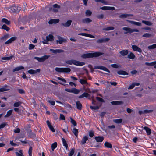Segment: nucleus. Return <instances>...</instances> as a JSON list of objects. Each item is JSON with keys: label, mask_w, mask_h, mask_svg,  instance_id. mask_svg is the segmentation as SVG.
I'll list each match as a JSON object with an SVG mask.
<instances>
[{"label": "nucleus", "mask_w": 156, "mask_h": 156, "mask_svg": "<svg viewBox=\"0 0 156 156\" xmlns=\"http://www.w3.org/2000/svg\"><path fill=\"white\" fill-rule=\"evenodd\" d=\"M103 54H104V53L102 52H94L83 54L81 55V57L83 58L97 57Z\"/></svg>", "instance_id": "1"}, {"label": "nucleus", "mask_w": 156, "mask_h": 156, "mask_svg": "<svg viewBox=\"0 0 156 156\" xmlns=\"http://www.w3.org/2000/svg\"><path fill=\"white\" fill-rule=\"evenodd\" d=\"M65 62L69 65L73 64L79 66H82L85 64V63L83 62H80L74 59L66 60Z\"/></svg>", "instance_id": "2"}, {"label": "nucleus", "mask_w": 156, "mask_h": 156, "mask_svg": "<svg viewBox=\"0 0 156 156\" xmlns=\"http://www.w3.org/2000/svg\"><path fill=\"white\" fill-rule=\"evenodd\" d=\"M8 10L11 13L19 12L21 9L20 7L12 5V6L8 8Z\"/></svg>", "instance_id": "3"}, {"label": "nucleus", "mask_w": 156, "mask_h": 156, "mask_svg": "<svg viewBox=\"0 0 156 156\" xmlns=\"http://www.w3.org/2000/svg\"><path fill=\"white\" fill-rule=\"evenodd\" d=\"M122 29L126 31L124 32L125 34H131L134 32H138L139 31V30L137 29H132L129 27H124L122 28Z\"/></svg>", "instance_id": "4"}, {"label": "nucleus", "mask_w": 156, "mask_h": 156, "mask_svg": "<svg viewBox=\"0 0 156 156\" xmlns=\"http://www.w3.org/2000/svg\"><path fill=\"white\" fill-rule=\"evenodd\" d=\"M54 37L51 34H49L48 36H47L46 37V39H44V41H43V43L44 44H48V42L50 41H51L53 40Z\"/></svg>", "instance_id": "5"}, {"label": "nucleus", "mask_w": 156, "mask_h": 156, "mask_svg": "<svg viewBox=\"0 0 156 156\" xmlns=\"http://www.w3.org/2000/svg\"><path fill=\"white\" fill-rule=\"evenodd\" d=\"M57 37L58 39L56 41V42L57 43H59V44H62L63 42H65L66 41V39L62 38L60 36H58Z\"/></svg>", "instance_id": "6"}, {"label": "nucleus", "mask_w": 156, "mask_h": 156, "mask_svg": "<svg viewBox=\"0 0 156 156\" xmlns=\"http://www.w3.org/2000/svg\"><path fill=\"white\" fill-rule=\"evenodd\" d=\"M95 68L97 69L102 70L109 73H110V71L107 68L102 66H96Z\"/></svg>", "instance_id": "7"}, {"label": "nucleus", "mask_w": 156, "mask_h": 156, "mask_svg": "<svg viewBox=\"0 0 156 156\" xmlns=\"http://www.w3.org/2000/svg\"><path fill=\"white\" fill-rule=\"evenodd\" d=\"M132 48L135 51H137L140 53L142 51L141 49L136 45H132Z\"/></svg>", "instance_id": "8"}, {"label": "nucleus", "mask_w": 156, "mask_h": 156, "mask_svg": "<svg viewBox=\"0 0 156 156\" xmlns=\"http://www.w3.org/2000/svg\"><path fill=\"white\" fill-rule=\"evenodd\" d=\"M40 72V69H37L36 70L30 69L28 71V72L30 74H33L36 73H39Z\"/></svg>", "instance_id": "9"}, {"label": "nucleus", "mask_w": 156, "mask_h": 156, "mask_svg": "<svg viewBox=\"0 0 156 156\" xmlns=\"http://www.w3.org/2000/svg\"><path fill=\"white\" fill-rule=\"evenodd\" d=\"M17 38L16 37H14L11 38L10 39L7 40L6 42H5V44H9L11 43L13 41L15 40Z\"/></svg>", "instance_id": "10"}, {"label": "nucleus", "mask_w": 156, "mask_h": 156, "mask_svg": "<svg viewBox=\"0 0 156 156\" xmlns=\"http://www.w3.org/2000/svg\"><path fill=\"white\" fill-rule=\"evenodd\" d=\"M88 136H85L83 137L80 143L82 145H83L85 144L87 140H88Z\"/></svg>", "instance_id": "11"}, {"label": "nucleus", "mask_w": 156, "mask_h": 156, "mask_svg": "<svg viewBox=\"0 0 156 156\" xmlns=\"http://www.w3.org/2000/svg\"><path fill=\"white\" fill-rule=\"evenodd\" d=\"M133 15L132 14H122L119 16V17L120 18L124 19L127 17H129L130 16H133Z\"/></svg>", "instance_id": "12"}, {"label": "nucleus", "mask_w": 156, "mask_h": 156, "mask_svg": "<svg viewBox=\"0 0 156 156\" xmlns=\"http://www.w3.org/2000/svg\"><path fill=\"white\" fill-rule=\"evenodd\" d=\"M94 139L97 142H102L104 140V137L101 136H96Z\"/></svg>", "instance_id": "13"}, {"label": "nucleus", "mask_w": 156, "mask_h": 156, "mask_svg": "<svg viewBox=\"0 0 156 156\" xmlns=\"http://www.w3.org/2000/svg\"><path fill=\"white\" fill-rule=\"evenodd\" d=\"M46 123L47 124V125L50 129L51 131L52 132H55V130L53 127L52 126V125H51L50 123V122L48 120H47L46 121Z\"/></svg>", "instance_id": "14"}, {"label": "nucleus", "mask_w": 156, "mask_h": 156, "mask_svg": "<svg viewBox=\"0 0 156 156\" xmlns=\"http://www.w3.org/2000/svg\"><path fill=\"white\" fill-rule=\"evenodd\" d=\"M109 40V39L108 38H101L98 39L97 41V42L98 43H101L103 42L108 41Z\"/></svg>", "instance_id": "15"}, {"label": "nucleus", "mask_w": 156, "mask_h": 156, "mask_svg": "<svg viewBox=\"0 0 156 156\" xmlns=\"http://www.w3.org/2000/svg\"><path fill=\"white\" fill-rule=\"evenodd\" d=\"M72 21L71 20H69L65 23H62V25L65 27H69Z\"/></svg>", "instance_id": "16"}, {"label": "nucleus", "mask_w": 156, "mask_h": 156, "mask_svg": "<svg viewBox=\"0 0 156 156\" xmlns=\"http://www.w3.org/2000/svg\"><path fill=\"white\" fill-rule=\"evenodd\" d=\"M50 55H45L40 57V62H43L45 61L46 59H48Z\"/></svg>", "instance_id": "17"}, {"label": "nucleus", "mask_w": 156, "mask_h": 156, "mask_svg": "<svg viewBox=\"0 0 156 156\" xmlns=\"http://www.w3.org/2000/svg\"><path fill=\"white\" fill-rule=\"evenodd\" d=\"M112 105H119L123 104V102L122 101H114L111 102Z\"/></svg>", "instance_id": "18"}, {"label": "nucleus", "mask_w": 156, "mask_h": 156, "mask_svg": "<svg viewBox=\"0 0 156 156\" xmlns=\"http://www.w3.org/2000/svg\"><path fill=\"white\" fill-rule=\"evenodd\" d=\"M59 20L57 19H51L48 22L49 24H51L53 23H57L59 22Z\"/></svg>", "instance_id": "19"}, {"label": "nucleus", "mask_w": 156, "mask_h": 156, "mask_svg": "<svg viewBox=\"0 0 156 156\" xmlns=\"http://www.w3.org/2000/svg\"><path fill=\"white\" fill-rule=\"evenodd\" d=\"M129 51L128 50H122L119 52V53L122 56H124L128 53Z\"/></svg>", "instance_id": "20"}, {"label": "nucleus", "mask_w": 156, "mask_h": 156, "mask_svg": "<svg viewBox=\"0 0 156 156\" xmlns=\"http://www.w3.org/2000/svg\"><path fill=\"white\" fill-rule=\"evenodd\" d=\"M76 107L77 108L80 110H81L82 108V105L81 103L79 101H77L76 103Z\"/></svg>", "instance_id": "21"}, {"label": "nucleus", "mask_w": 156, "mask_h": 156, "mask_svg": "<svg viewBox=\"0 0 156 156\" xmlns=\"http://www.w3.org/2000/svg\"><path fill=\"white\" fill-rule=\"evenodd\" d=\"M144 129L146 132L147 134L149 135L151 134V130L148 127L145 126L144 128Z\"/></svg>", "instance_id": "22"}, {"label": "nucleus", "mask_w": 156, "mask_h": 156, "mask_svg": "<svg viewBox=\"0 0 156 156\" xmlns=\"http://www.w3.org/2000/svg\"><path fill=\"white\" fill-rule=\"evenodd\" d=\"M62 140L63 146H65L66 150L68 149V144L65 139L62 138Z\"/></svg>", "instance_id": "23"}, {"label": "nucleus", "mask_w": 156, "mask_h": 156, "mask_svg": "<svg viewBox=\"0 0 156 156\" xmlns=\"http://www.w3.org/2000/svg\"><path fill=\"white\" fill-rule=\"evenodd\" d=\"M8 87L7 85H5L4 87L0 88V92L7 91L10 90L9 89L6 88L5 87Z\"/></svg>", "instance_id": "24"}, {"label": "nucleus", "mask_w": 156, "mask_h": 156, "mask_svg": "<svg viewBox=\"0 0 156 156\" xmlns=\"http://www.w3.org/2000/svg\"><path fill=\"white\" fill-rule=\"evenodd\" d=\"M117 73L119 75H128V73L127 72L122 70L118 71L117 72Z\"/></svg>", "instance_id": "25"}, {"label": "nucleus", "mask_w": 156, "mask_h": 156, "mask_svg": "<svg viewBox=\"0 0 156 156\" xmlns=\"http://www.w3.org/2000/svg\"><path fill=\"white\" fill-rule=\"evenodd\" d=\"M89 96V94L86 92L83 93L82 95L79 96V98H81L84 97H87Z\"/></svg>", "instance_id": "26"}, {"label": "nucleus", "mask_w": 156, "mask_h": 156, "mask_svg": "<svg viewBox=\"0 0 156 156\" xmlns=\"http://www.w3.org/2000/svg\"><path fill=\"white\" fill-rule=\"evenodd\" d=\"M79 82L82 85L88 84L87 80H85L83 79H80L79 80Z\"/></svg>", "instance_id": "27"}, {"label": "nucleus", "mask_w": 156, "mask_h": 156, "mask_svg": "<svg viewBox=\"0 0 156 156\" xmlns=\"http://www.w3.org/2000/svg\"><path fill=\"white\" fill-rule=\"evenodd\" d=\"M72 132L74 133V134L76 136H78V129L76 128H74L72 130Z\"/></svg>", "instance_id": "28"}, {"label": "nucleus", "mask_w": 156, "mask_h": 156, "mask_svg": "<svg viewBox=\"0 0 156 156\" xmlns=\"http://www.w3.org/2000/svg\"><path fill=\"white\" fill-rule=\"evenodd\" d=\"M24 69V67L23 66H20L19 67H17L15 68L13 70V72H14L16 71H18L20 70L23 69Z\"/></svg>", "instance_id": "29"}, {"label": "nucleus", "mask_w": 156, "mask_h": 156, "mask_svg": "<svg viewBox=\"0 0 156 156\" xmlns=\"http://www.w3.org/2000/svg\"><path fill=\"white\" fill-rule=\"evenodd\" d=\"M71 71V69L68 68H62V72L69 73Z\"/></svg>", "instance_id": "30"}, {"label": "nucleus", "mask_w": 156, "mask_h": 156, "mask_svg": "<svg viewBox=\"0 0 156 156\" xmlns=\"http://www.w3.org/2000/svg\"><path fill=\"white\" fill-rule=\"evenodd\" d=\"M135 57V55L132 52L130 53L128 55V58L130 59H133Z\"/></svg>", "instance_id": "31"}, {"label": "nucleus", "mask_w": 156, "mask_h": 156, "mask_svg": "<svg viewBox=\"0 0 156 156\" xmlns=\"http://www.w3.org/2000/svg\"><path fill=\"white\" fill-rule=\"evenodd\" d=\"M57 143L56 142H55L54 143L52 144L51 145V148L52 151L54 150L57 147Z\"/></svg>", "instance_id": "32"}, {"label": "nucleus", "mask_w": 156, "mask_h": 156, "mask_svg": "<svg viewBox=\"0 0 156 156\" xmlns=\"http://www.w3.org/2000/svg\"><path fill=\"white\" fill-rule=\"evenodd\" d=\"M105 146L107 148H111L112 146L111 144L109 142H106L104 144Z\"/></svg>", "instance_id": "33"}, {"label": "nucleus", "mask_w": 156, "mask_h": 156, "mask_svg": "<svg viewBox=\"0 0 156 156\" xmlns=\"http://www.w3.org/2000/svg\"><path fill=\"white\" fill-rule=\"evenodd\" d=\"M156 64V61L153 62L151 63L146 62L145 64L148 66H153Z\"/></svg>", "instance_id": "34"}, {"label": "nucleus", "mask_w": 156, "mask_h": 156, "mask_svg": "<svg viewBox=\"0 0 156 156\" xmlns=\"http://www.w3.org/2000/svg\"><path fill=\"white\" fill-rule=\"evenodd\" d=\"M13 110H10L7 112L5 116V117H8L10 116L12 114Z\"/></svg>", "instance_id": "35"}, {"label": "nucleus", "mask_w": 156, "mask_h": 156, "mask_svg": "<svg viewBox=\"0 0 156 156\" xmlns=\"http://www.w3.org/2000/svg\"><path fill=\"white\" fill-rule=\"evenodd\" d=\"M2 22L5 23L7 25H9L10 24V21H8L7 19L5 18H3L2 19Z\"/></svg>", "instance_id": "36"}, {"label": "nucleus", "mask_w": 156, "mask_h": 156, "mask_svg": "<svg viewBox=\"0 0 156 156\" xmlns=\"http://www.w3.org/2000/svg\"><path fill=\"white\" fill-rule=\"evenodd\" d=\"M80 91V90L78 89L74 88L72 89V93L75 94H78L79 93Z\"/></svg>", "instance_id": "37"}, {"label": "nucleus", "mask_w": 156, "mask_h": 156, "mask_svg": "<svg viewBox=\"0 0 156 156\" xmlns=\"http://www.w3.org/2000/svg\"><path fill=\"white\" fill-rule=\"evenodd\" d=\"M122 119H116L113 120L114 122L117 124L122 123Z\"/></svg>", "instance_id": "38"}, {"label": "nucleus", "mask_w": 156, "mask_h": 156, "mask_svg": "<svg viewBox=\"0 0 156 156\" xmlns=\"http://www.w3.org/2000/svg\"><path fill=\"white\" fill-rule=\"evenodd\" d=\"M23 151L22 150H20L19 151V152H16V156H24L22 153Z\"/></svg>", "instance_id": "39"}, {"label": "nucleus", "mask_w": 156, "mask_h": 156, "mask_svg": "<svg viewBox=\"0 0 156 156\" xmlns=\"http://www.w3.org/2000/svg\"><path fill=\"white\" fill-rule=\"evenodd\" d=\"M114 28L112 27H109L107 28L103 29V30L106 31H108L109 30H113Z\"/></svg>", "instance_id": "40"}, {"label": "nucleus", "mask_w": 156, "mask_h": 156, "mask_svg": "<svg viewBox=\"0 0 156 156\" xmlns=\"http://www.w3.org/2000/svg\"><path fill=\"white\" fill-rule=\"evenodd\" d=\"M92 21V20L89 18H87L83 20V23H89Z\"/></svg>", "instance_id": "41"}, {"label": "nucleus", "mask_w": 156, "mask_h": 156, "mask_svg": "<svg viewBox=\"0 0 156 156\" xmlns=\"http://www.w3.org/2000/svg\"><path fill=\"white\" fill-rule=\"evenodd\" d=\"M142 22L147 25L151 26L152 24L149 21L143 20Z\"/></svg>", "instance_id": "42"}, {"label": "nucleus", "mask_w": 156, "mask_h": 156, "mask_svg": "<svg viewBox=\"0 0 156 156\" xmlns=\"http://www.w3.org/2000/svg\"><path fill=\"white\" fill-rule=\"evenodd\" d=\"M12 57V56L9 57H3L2 58V59L3 60H8L11 59Z\"/></svg>", "instance_id": "43"}, {"label": "nucleus", "mask_w": 156, "mask_h": 156, "mask_svg": "<svg viewBox=\"0 0 156 156\" xmlns=\"http://www.w3.org/2000/svg\"><path fill=\"white\" fill-rule=\"evenodd\" d=\"M2 29L6 30L7 31H8L10 29L9 28L5 25H3L2 26Z\"/></svg>", "instance_id": "44"}, {"label": "nucleus", "mask_w": 156, "mask_h": 156, "mask_svg": "<svg viewBox=\"0 0 156 156\" xmlns=\"http://www.w3.org/2000/svg\"><path fill=\"white\" fill-rule=\"evenodd\" d=\"M149 49H151L156 48V44H154L153 45L149 46L148 47Z\"/></svg>", "instance_id": "45"}, {"label": "nucleus", "mask_w": 156, "mask_h": 156, "mask_svg": "<svg viewBox=\"0 0 156 156\" xmlns=\"http://www.w3.org/2000/svg\"><path fill=\"white\" fill-rule=\"evenodd\" d=\"M21 102L20 101L16 102L14 104L13 106L15 107H19L20 105Z\"/></svg>", "instance_id": "46"}, {"label": "nucleus", "mask_w": 156, "mask_h": 156, "mask_svg": "<svg viewBox=\"0 0 156 156\" xmlns=\"http://www.w3.org/2000/svg\"><path fill=\"white\" fill-rule=\"evenodd\" d=\"M71 119V122L73 125L74 126H76L77 124L76 122L73 120L71 117H70Z\"/></svg>", "instance_id": "47"}, {"label": "nucleus", "mask_w": 156, "mask_h": 156, "mask_svg": "<svg viewBox=\"0 0 156 156\" xmlns=\"http://www.w3.org/2000/svg\"><path fill=\"white\" fill-rule=\"evenodd\" d=\"M74 150L75 149L74 148H72L71 149L69 153V156H72L73 155L74 153Z\"/></svg>", "instance_id": "48"}, {"label": "nucleus", "mask_w": 156, "mask_h": 156, "mask_svg": "<svg viewBox=\"0 0 156 156\" xmlns=\"http://www.w3.org/2000/svg\"><path fill=\"white\" fill-rule=\"evenodd\" d=\"M32 147L30 146L29 148L28 151V154L29 156H32Z\"/></svg>", "instance_id": "49"}, {"label": "nucleus", "mask_w": 156, "mask_h": 156, "mask_svg": "<svg viewBox=\"0 0 156 156\" xmlns=\"http://www.w3.org/2000/svg\"><path fill=\"white\" fill-rule=\"evenodd\" d=\"M90 108L93 110H97L99 108V106H90Z\"/></svg>", "instance_id": "50"}, {"label": "nucleus", "mask_w": 156, "mask_h": 156, "mask_svg": "<svg viewBox=\"0 0 156 156\" xmlns=\"http://www.w3.org/2000/svg\"><path fill=\"white\" fill-rule=\"evenodd\" d=\"M92 14V12L89 10H87L86 12V14L87 16H89Z\"/></svg>", "instance_id": "51"}, {"label": "nucleus", "mask_w": 156, "mask_h": 156, "mask_svg": "<svg viewBox=\"0 0 156 156\" xmlns=\"http://www.w3.org/2000/svg\"><path fill=\"white\" fill-rule=\"evenodd\" d=\"M151 34L148 33H146L143 35L142 37H150L151 36Z\"/></svg>", "instance_id": "52"}, {"label": "nucleus", "mask_w": 156, "mask_h": 156, "mask_svg": "<svg viewBox=\"0 0 156 156\" xmlns=\"http://www.w3.org/2000/svg\"><path fill=\"white\" fill-rule=\"evenodd\" d=\"M55 70L58 72H62V68L56 67L55 68Z\"/></svg>", "instance_id": "53"}, {"label": "nucleus", "mask_w": 156, "mask_h": 156, "mask_svg": "<svg viewBox=\"0 0 156 156\" xmlns=\"http://www.w3.org/2000/svg\"><path fill=\"white\" fill-rule=\"evenodd\" d=\"M53 7L54 8L59 9L60 8V6L58 4H56L53 5Z\"/></svg>", "instance_id": "54"}, {"label": "nucleus", "mask_w": 156, "mask_h": 156, "mask_svg": "<svg viewBox=\"0 0 156 156\" xmlns=\"http://www.w3.org/2000/svg\"><path fill=\"white\" fill-rule=\"evenodd\" d=\"M89 135L90 137H92L94 136V132L92 131H90L89 132Z\"/></svg>", "instance_id": "55"}, {"label": "nucleus", "mask_w": 156, "mask_h": 156, "mask_svg": "<svg viewBox=\"0 0 156 156\" xmlns=\"http://www.w3.org/2000/svg\"><path fill=\"white\" fill-rule=\"evenodd\" d=\"M60 120H65V117L62 114H60Z\"/></svg>", "instance_id": "56"}, {"label": "nucleus", "mask_w": 156, "mask_h": 156, "mask_svg": "<svg viewBox=\"0 0 156 156\" xmlns=\"http://www.w3.org/2000/svg\"><path fill=\"white\" fill-rule=\"evenodd\" d=\"M96 98L100 102H104V100H103V99L101 98H100L99 97H97Z\"/></svg>", "instance_id": "57"}, {"label": "nucleus", "mask_w": 156, "mask_h": 156, "mask_svg": "<svg viewBox=\"0 0 156 156\" xmlns=\"http://www.w3.org/2000/svg\"><path fill=\"white\" fill-rule=\"evenodd\" d=\"M57 79L58 80H61L62 81V82L66 83V81L64 79V78H61V77H58L57 78Z\"/></svg>", "instance_id": "58"}, {"label": "nucleus", "mask_w": 156, "mask_h": 156, "mask_svg": "<svg viewBox=\"0 0 156 156\" xmlns=\"http://www.w3.org/2000/svg\"><path fill=\"white\" fill-rule=\"evenodd\" d=\"M53 115L55 119L57 120L58 119V116L57 114L56 113L54 112L53 113Z\"/></svg>", "instance_id": "59"}, {"label": "nucleus", "mask_w": 156, "mask_h": 156, "mask_svg": "<svg viewBox=\"0 0 156 156\" xmlns=\"http://www.w3.org/2000/svg\"><path fill=\"white\" fill-rule=\"evenodd\" d=\"M34 45L32 44H29V49L30 50H31L33 49L34 47Z\"/></svg>", "instance_id": "60"}, {"label": "nucleus", "mask_w": 156, "mask_h": 156, "mask_svg": "<svg viewBox=\"0 0 156 156\" xmlns=\"http://www.w3.org/2000/svg\"><path fill=\"white\" fill-rule=\"evenodd\" d=\"M135 87L134 84L133 83L131 84L128 88V89H133Z\"/></svg>", "instance_id": "61"}, {"label": "nucleus", "mask_w": 156, "mask_h": 156, "mask_svg": "<svg viewBox=\"0 0 156 156\" xmlns=\"http://www.w3.org/2000/svg\"><path fill=\"white\" fill-rule=\"evenodd\" d=\"M153 111L152 110H145L144 111V113H149Z\"/></svg>", "instance_id": "62"}, {"label": "nucleus", "mask_w": 156, "mask_h": 156, "mask_svg": "<svg viewBox=\"0 0 156 156\" xmlns=\"http://www.w3.org/2000/svg\"><path fill=\"white\" fill-rule=\"evenodd\" d=\"M111 66L113 68H118V66L116 64H112L111 65Z\"/></svg>", "instance_id": "63"}, {"label": "nucleus", "mask_w": 156, "mask_h": 156, "mask_svg": "<svg viewBox=\"0 0 156 156\" xmlns=\"http://www.w3.org/2000/svg\"><path fill=\"white\" fill-rule=\"evenodd\" d=\"M97 17L99 19H102L104 17V15L102 14L98 15L97 16Z\"/></svg>", "instance_id": "64"}]
</instances>
